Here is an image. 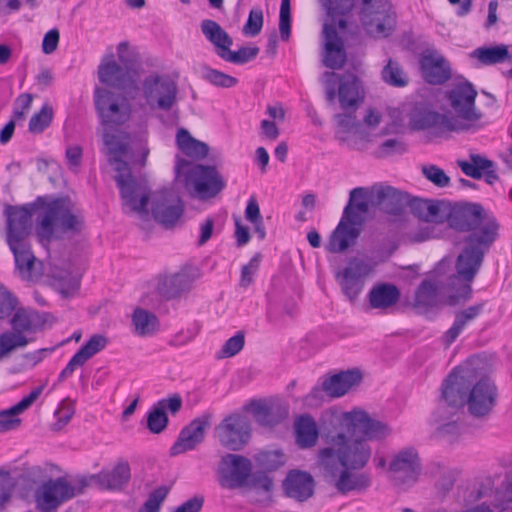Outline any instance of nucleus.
<instances>
[{
	"instance_id": "1",
	"label": "nucleus",
	"mask_w": 512,
	"mask_h": 512,
	"mask_svg": "<svg viewBox=\"0 0 512 512\" xmlns=\"http://www.w3.org/2000/svg\"><path fill=\"white\" fill-rule=\"evenodd\" d=\"M445 222L456 231L469 232L455 264L457 277L466 282L463 296L469 298L470 283L479 272L485 254L497 240L500 226L494 216L485 212L482 205L469 202L451 204L446 201L443 224Z\"/></svg>"
},
{
	"instance_id": "2",
	"label": "nucleus",
	"mask_w": 512,
	"mask_h": 512,
	"mask_svg": "<svg viewBox=\"0 0 512 512\" xmlns=\"http://www.w3.org/2000/svg\"><path fill=\"white\" fill-rule=\"evenodd\" d=\"M481 364L478 356L469 358L456 367L442 384L444 402L451 409L466 406L469 414L476 418L489 415L498 397L494 382L482 376Z\"/></svg>"
},
{
	"instance_id": "3",
	"label": "nucleus",
	"mask_w": 512,
	"mask_h": 512,
	"mask_svg": "<svg viewBox=\"0 0 512 512\" xmlns=\"http://www.w3.org/2000/svg\"><path fill=\"white\" fill-rule=\"evenodd\" d=\"M105 153L117 172L115 181L120 190L123 211L146 216L150 195L146 185L134 178L127 164V161H133L132 153L128 152L127 137L124 134L107 133Z\"/></svg>"
},
{
	"instance_id": "4",
	"label": "nucleus",
	"mask_w": 512,
	"mask_h": 512,
	"mask_svg": "<svg viewBox=\"0 0 512 512\" xmlns=\"http://www.w3.org/2000/svg\"><path fill=\"white\" fill-rule=\"evenodd\" d=\"M327 442L329 446L320 449L317 458L325 474L335 476V468H338L339 464L343 468L360 470L371 457L370 446L358 436L348 437L344 432H339L329 436Z\"/></svg>"
},
{
	"instance_id": "5",
	"label": "nucleus",
	"mask_w": 512,
	"mask_h": 512,
	"mask_svg": "<svg viewBox=\"0 0 512 512\" xmlns=\"http://www.w3.org/2000/svg\"><path fill=\"white\" fill-rule=\"evenodd\" d=\"M83 216L68 198H57L43 206L37 217L36 233L42 244L49 243L55 231L78 233Z\"/></svg>"
},
{
	"instance_id": "6",
	"label": "nucleus",
	"mask_w": 512,
	"mask_h": 512,
	"mask_svg": "<svg viewBox=\"0 0 512 512\" xmlns=\"http://www.w3.org/2000/svg\"><path fill=\"white\" fill-rule=\"evenodd\" d=\"M94 104L102 126H104L103 142L105 135L124 134L128 141V152H131L130 136L120 130H112L114 126L123 125L132 114V105L129 99L119 93L105 88H96L94 91Z\"/></svg>"
},
{
	"instance_id": "7",
	"label": "nucleus",
	"mask_w": 512,
	"mask_h": 512,
	"mask_svg": "<svg viewBox=\"0 0 512 512\" xmlns=\"http://www.w3.org/2000/svg\"><path fill=\"white\" fill-rule=\"evenodd\" d=\"M175 175L176 178L183 175L186 189L200 198L214 197L225 187V182L215 167L190 165L180 156H176Z\"/></svg>"
},
{
	"instance_id": "8",
	"label": "nucleus",
	"mask_w": 512,
	"mask_h": 512,
	"mask_svg": "<svg viewBox=\"0 0 512 512\" xmlns=\"http://www.w3.org/2000/svg\"><path fill=\"white\" fill-rule=\"evenodd\" d=\"M358 16L365 31L373 37H388L395 29L396 15L389 0H362Z\"/></svg>"
},
{
	"instance_id": "9",
	"label": "nucleus",
	"mask_w": 512,
	"mask_h": 512,
	"mask_svg": "<svg viewBox=\"0 0 512 512\" xmlns=\"http://www.w3.org/2000/svg\"><path fill=\"white\" fill-rule=\"evenodd\" d=\"M325 98L329 103L339 100L343 110H355L363 100V89L357 76L351 73L336 74L325 72L324 75Z\"/></svg>"
},
{
	"instance_id": "10",
	"label": "nucleus",
	"mask_w": 512,
	"mask_h": 512,
	"mask_svg": "<svg viewBox=\"0 0 512 512\" xmlns=\"http://www.w3.org/2000/svg\"><path fill=\"white\" fill-rule=\"evenodd\" d=\"M141 91L146 104L152 110L168 112L177 102V85L167 75L147 76L142 82Z\"/></svg>"
},
{
	"instance_id": "11",
	"label": "nucleus",
	"mask_w": 512,
	"mask_h": 512,
	"mask_svg": "<svg viewBox=\"0 0 512 512\" xmlns=\"http://www.w3.org/2000/svg\"><path fill=\"white\" fill-rule=\"evenodd\" d=\"M477 94L474 85L467 80L454 84L446 93L451 108L460 118L458 120L471 125L469 131L478 129L477 122L482 118L475 105Z\"/></svg>"
},
{
	"instance_id": "12",
	"label": "nucleus",
	"mask_w": 512,
	"mask_h": 512,
	"mask_svg": "<svg viewBox=\"0 0 512 512\" xmlns=\"http://www.w3.org/2000/svg\"><path fill=\"white\" fill-rule=\"evenodd\" d=\"M341 426L351 437L367 440H382L391 434V428L384 422L371 418L367 412L353 410L345 412L341 418Z\"/></svg>"
},
{
	"instance_id": "13",
	"label": "nucleus",
	"mask_w": 512,
	"mask_h": 512,
	"mask_svg": "<svg viewBox=\"0 0 512 512\" xmlns=\"http://www.w3.org/2000/svg\"><path fill=\"white\" fill-rule=\"evenodd\" d=\"M251 431L249 419L239 413L228 415L215 428L221 445L232 451H239L248 444Z\"/></svg>"
},
{
	"instance_id": "14",
	"label": "nucleus",
	"mask_w": 512,
	"mask_h": 512,
	"mask_svg": "<svg viewBox=\"0 0 512 512\" xmlns=\"http://www.w3.org/2000/svg\"><path fill=\"white\" fill-rule=\"evenodd\" d=\"M151 212L154 219L165 228L174 227L184 213V204L173 189H162L151 196Z\"/></svg>"
},
{
	"instance_id": "15",
	"label": "nucleus",
	"mask_w": 512,
	"mask_h": 512,
	"mask_svg": "<svg viewBox=\"0 0 512 512\" xmlns=\"http://www.w3.org/2000/svg\"><path fill=\"white\" fill-rule=\"evenodd\" d=\"M82 486L76 491L65 478L50 479L44 482L35 494L37 508L41 512L55 511L62 503L82 492Z\"/></svg>"
},
{
	"instance_id": "16",
	"label": "nucleus",
	"mask_w": 512,
	"mask_h": 512,
	"mask_svg": "<svg viewBox=\"0 0 512 512\" xmlns=\"http://www.w3.org/2000/svg\"><path fill=\"white\" fill-rule=\"evenodd\" d=\"M370 266L362 260H350L335 273V279L343 295L351 302L357 301L364 289L365 279L370 274Z\"/></svg>"
},
{
	"instance_id": "17",
	"label": "nucleus",
	"mask_w": 512,
	"mask_h": 512,
	"mask_svg": "<svg viewBox=\"0 0 512 512\" xmlns=\"http://www.w3.org/2000/svg\"><path fill=\"white\" fill-rule=\"evenodd\" d=\"M389 472L398 485L415 483L421 472V460L414 447L398 451L389 463Z\"/></svg>"
},
{
	"instance_id": "18",
	"label": "nucleus",
	"mask_w": 512,
	"mask_h": 512,
	"mask_svg": "<svg viewBox=\"0 0 512 512\" xmlns=\"http://www.w3.org/2000/svg\"><path fill=\"white\" fill-rule=\"evenodd\" d=\"M252 471L251 461L241 455L227 454L221 460L220 485L228 489L244 487Z\"/></svg>"
},
{
	"instance_id": "19",
	"label": "nucleus",
	"mask_w": 512,
	"mask_h": 512,
	"mask_svg": "<svg viewBox=\"0 0 512 512\" xmlns=\"http://www.w3.org/2000/svg\"><path fill=\"white\" fill-rule=\"evenodd\" d=\"M131 478V469L127 461H118L111 469H102L99 473L82 477L79 484L82 488L94 482L102 490L122 491Z\"/></svg>"
},
{
	"instance_id": "20",
	"label": "nucleus",
	"mask_w": 512,
	"mask_h": 512,
	"mask_svg": "<svg viewBox=\"0 0 512 512\" xmlns=\"http://www.w3.org/2000/svg\"><path fill=\"white\" fill-rule=\"evenodd\" d=\"M6 216L7 244L15 245V243L28 242L32 228V209L25 206H8Z\"/></svg>"
},
{
	"instance_id": "21",
	"label": "nucleus",
	"mask_w": 512,
	"mask_h": 512,
	"mask_svg": "<svg viewBox=\"0 0 512 512\" xmlns=\"http://www.w3.org/2000/svg\"><path fill=\"white\" fill-rule=\"evenodd\" d=\"M210 424V414H203L192 420L180 431L176 442L170 448V455L176 456L195 449L203 442L205 431L210 427Z\"/></svg>"
},
{
	"instance_id": "22",
	"label": "nucleus",
	"mask_w": 512,
	"mask_h": 512,
	"mask_svg": "<svg viewBox=\"0 0 512 512\" xmlns=\"http://www.w3.org/2000/svg\"><path fill=\"white\" fill-rule=\"evenodd\" d=\"M361 380L362 374L358 369L341 371L325 378L321 387H314L307 398H318L321 392H325L332 398H339L358 385Z\"/></svg>"
},
{
	"instance_id": "23",
	"label": "nucleus",
	"mask_w": 512,
	"mask_h": 512,
	"mask_svg": "<svg viewBox=\"0 0 512 512\" xmlns=\"http://www.w3.org/2000/svg\"><path fill=\"white\" fill-rule=\"evenodd\" d=\"M98 78L101 83L124 90L128 94H131L132 90L138 91L136 80L130 76L129 69L117 64L112 54L99 65Z\"/></svg>"
},
{
	"instance_id": "24",
	"label": "nucleus",
	"mask_w": 512,
	"mask_h": 512,
	"mask_svg": "<svg viewBox=\"0 0 512 512\" xmlns=\"http://www.w3.org/2000/svg\"><path fill=\"white\" fill-rule=\"evenodd\" d=\"M409 194L391 186L375 185L368 200L388 214L400 215L409 204Z\"/></svg>"
},
{
	"instance_id": "25",
	"label": "nucleus",
	"mask_w": 512,
	"mask_h": 512,
	"mask_svg": "<svg viewBox=\"0 0 512 512\" xmlns=\"http://www.w3.org/2000/svg\"><path fill=\"white\" fill-rule=\"evenodd\" d=\"M352 207L347 205L343 211L342 218L335 230L332 232L326 249L331 253H340L352 246L359 236V230L355 226L356 221L352 219Z\"/></svg>"
},
{
	"instance_id": "26",
	"label": "nucleus",
	"mask_w": 512,
	"mask_h": 512,
	"mask_svg": "<svg viewBox=\"0 0 512 512\" xmlns=\"http://www.w3.org/2000/svg\"><path fill=\"white\" fill-rule=\"evenodd\" d=\"M182 398L179 394H173L167 398L160 399L152 406L147 415V427L154 434L161 433L168 425L169 419L166 412L172 415L178 413L182 408Z\"/></svg>"
},
{
	"instance_id": "27",
	"label": "nucleus",
	"mask_w": 512,
	"mask_h": 512,
	"mask_svg": "<svg viewBox=\"0 0 512 512\" xmlns=\"http://www.w3.org/2000/svg\"><path fill=\"white\" fill-rule=\"evenodd\" d=\"M412 125L415 129L425 130L433 127L448 131H469L471 125L460 122L454 117L439 114L434 111L424 110L416 113L412 117Z\"/></svg>"
},
{
	"instance_id": "28",
	"label": "nucleus",
	"mask_w": 512,
	"mask_h": 512,
	"mask_svg": "<svg viewBox=\"0 0 512 512\" xmlns=\"http://www.w3.org/2000/svg\"><path fill=\"white\" fill-rule=\"evenodd\" d=\"M448 406L441 396L440 404L435 413V421L437 424L435 437L447 442H454L461 434V425L459 424L458 409H452L448 412Z\"/></svg>"
},
{
	"instance_id": "29",
	"label": "nucleus",
	"mask_w": 512,
	"mask_h": 512,
	"mask_svg": "<svg viewBox=\"0 0 512 512\" xmlns=\"http://www.w3.org/2000/svg\"><path fill=\"white\" fill-rule=\"evenodd\" d=\"M15 259V265L24 280H35L42 275L41 262H37L29 242L9 245Z\"/></svg>"
},
{
	"instance_id": "30",
	"label": "nucleus",
	"mask_w": 512,
	"mask_h": 512,
	"mask_svg": "<svg viewBox=\"0 0 512 512\" xmlns=\"http://www.w3.org/2000/svg\"><path fill=\"white\" fill-rule=\"evenodd\" d=\"M420 67L424 79L430 84H443L451 76L448 62L434 51H427L421 56Z\"/></svg>"
},
{
	"instance_id": "31",
	"label": "nucleus",
	"mask_w": 512,
	"mask_h": 512,
	"mask_svg": "<svg viewBox=\"0 0 512 512\" xmlns=\"http://www.w3.org/2000/svg\"><path fill=\"white\" fill-rule=\"evenodd\" d=\"M323 34L325 37L323 64L331 69L342 68L346 62V53L336 27L334 25L325 24Z\"/></svg>"
},
{
	"instance_id": "32",
	"label": "nucleus",
	"mask_w": 512,
	"mask_h": 512,
	"mask_svg": "<svg viewBox=\"0 0 512 512\" xmlns=\"http://www.w3.org/2000/svg\"><path fill=\"white\" fill-rule=\"evenodd\" d=\"M285 494L297 501L303 502L309 499L314 492L313 477L303 471H290L283 481Z\"/></svg>"
},
{
	"instance_id": "33",
	"label": "nucleus",
	"mask_w": 512,
	"mask_h": 512,
	"mask_svg": "<svg viewBox=\"0 0 512 512\" xmlns=\"http://www.w3.org/2000/svg\"><path fill=\"white\" fill-rule=\"evenodd\" d=\"M446 201L422 199L409 196L411 213L418 219L435 224H443V213H445Z\"/></svg>"
},
{
	"instance_id": "34",
	"label": "nucleus",
	"mask_w": 512,
	"mask_h": 512,
	"mask_svg": "<svg viewBox=\"0 0 512 512\" xmlns=\"http://www.w3.org/2000/svg\"><path fill=\"white\" fill-rule=\"evenodd\" d=\"M338 468H335V476L326 474L337 491L341 494H347L352 491H363L371 485V478L367 473H353L352 469L343 468L337 474Z\"/></svg>"
},
{
	"instance_id": "35",
	"label": "nucleus",
	"mask_w": 512,
	"mask_h": 512,
	"mask_svg": "<svg viewBox=\"0 0 512 512\" xmlns=\"http://www.w3.org/2000/svg\"><path fill=\"white\" fill-rule=\"evenodd\" d=\"M43 386L36 387L16 405L0 412V434L13 430L20 425L18 414L27 410L41 395Z\"/></svg>"
},
{
	"instance_id": "36",
	"label": "nucleus",
	"mask_w": 512,
	"mask_h": 512,
	"mask_svg": "<svg viewBox=\"0 0 512 512\" xmlns=\"http://www.w3.org/2000/svg\"><path fill=\"white\" fill-rule=\"evenodd\" d=\"M251 412L256 421L263 426H275L288 414V410L280 403L252 402Z\"/></svg>"
},
{
	"instance_id": "37",
	"label": "nucleus",
	"mask_w": 512,
	"mask_h": 512,
	"mask_svg": "<svg viewBox=\"0 0 512 512\" xmlns=\"http://www.w3.org/2000/svg\"><path fill=\"white\" fill-rule=\"evenodd\" d=\"M400 290L390 283H381L373 286L368 293L369 304L374 309L386 310L398 303Z\"/></svg>"
},
{
	"instance_id": "38",
	"label": "nucleus",
	"mask_w": 512,
	"mask_h": 512,
	"mask_svg": "<svg viewBox=\"0 0 512 512\" xmlns=\"http://www.w3.org/2000/svg\"><path fill=\"white\" fill-rule=\"evenodd\" d=\"M192 282L190 275L181 271L165 276L158 283L157 289L164 298L173 299L179 297L182 293L188 292L192 287Z\"/></svg>"
},
{
	"instance_id": "39",
	"label": "nucleus",
	"mask_w": 512,
	"mask_h": 512,
	"mask_svg": "<svg viewBox=\"0 0 512 512\" xmlns=\"http://www.w3.org/2000/svg\"><path fill=\"white\" fill-rule=\"evenodd\" d=\"M201 31L205 38L214 46L216 54L221 57L233 44V39L214 20L205 19L201 22Z\"/></svg>"
},
{
	"instance_id": "40",
	"label": "nucleus",
	"mask_w": 512,
	"mask_h": 512,
	"mask_svg": "<svg viewBox=\"0 0 512 512\" xmlns=\"http://www.w3.org/2000/svg\"><path fill=\"white\" fill-rule=\"evenodd\" d=\"M176 145L185 156L194 160L205 158L209 152L208 145L192 137L185 128H179L177 130Z\"/></svg>"
},
{
	"instance_id": "41",
	"label": "nucleus",
	"mask_w": 512,
	"mask_h": 512,
	"mask_svg": "<svg viewBox=\"0 0 512 512\" xmlns=\"http://www.w3.org/2000/svg\"><path fill=\"white\" fill-rule=\"evenodd\" d=\"M484 304L472 305L456 314L453 325L444 334V343L450 346L461 334L467 324L476 319L483 311Z\"/></svg>"
},
{
	"instance_id": "42",
	"label": "nucleus",
	"mask_w": 512,
	"mask_h": 512,
	"mask_svg": "<svg viewBox=\"0 0 512 512\" xmlns=\"http://www.w3.org/2000/svg\"><path fill=\"white\" fill-rule=\"evenodd\" d=\"M296 442L301 448L314 446L318 439V428L310 415H302L295 421Z\"/></svg>"
},
{
	"instance_id": "43",
	"label": "nucleus",
	"mask_w": 512,
	"mask_h": 512,
	"mask_svg": "<svg viewBox=\"0 0 512 512\" xmlns=\"http://www.w3.org/2000/svg\"><path fill=\"white\" fill-rule=\"evenodd\" d=\"M442 289L443 282L439 279L423 280L415 294V305L425 308L436 306Z\"/></svg>"
},
{
	"instance_id": "44",
	"label": "nucleus",
	"mask_w": 512,
	"mask_h": 512,
	"mask_svg": "<svg viewBox=\"0 0 512 512\" xmlns=\"http://www.w3.org/2000/svg\"><path fill=\"white\" fill-rule=\"evenodd\" d=\"M471 57L477 59L482 65L502 63L509 58V51L505 45L492 47H479L472 51Z\"/></svg>"
},
{
	"instance_id": "45",
	"label": "nucleus",
	"mask_w": 512,
	"mask_h": 512,
	"mask_svg": "<svg viewBox=\"0 0 512 512\" xmlns=\"http://www.w3.org/2000/svg\"><path fill=\"white\" fill-rule=\"evenodd\" d=\"M132 323L135 327V333L139 336L152 335L159 325L156 315L142 308L134 310Z\"/></svg>"
},
{
	"instance_id": "46",
	"label": "nucleus",
	"mask_w": 512,
	"mask_h": 512,
	"mask_svg": "<svg viewBox=\"0 0 512 512\" xmlns=\"http://www.w3.org/2000/svg\"><path fill=\"white\" fill-rule=\"evenodd\" d=\"M458 166L466 176L480 179L486 170L494 167V163L481 155L472 154L470 161H458Z\"/></svg>"
},
{
	"instance_id": "47",
	"label": "nucleus",
	"mask_w": 512,
	"mask_h": 512,
	"mask_svg": "<svg viewBox=\"0 0 512 512\" xmlns=\"http://www.w3.org/2000/svg\"><path fill=\"white\" fill-rule=\"evenodd\" d=\"M29 340L21 333L5 331L0 334V361L8 358L10 354L18 348H24Z\"/></svg>"
},
{
	"instance_id": "48",
	"label": "nucleus",
	"mask_w": 512,
	"mask_h": 512,
	"mask_svg": "<svg viewBox=\"0 0 512 512\" xmlns=\"http://www.w3.org/2000/svg\"><path fill=\"white\" fill-rule=\"evenodd\" d=\"M382 80L393 87H405L408 82V76L400 66V64L389 59L381 72Z\"/></svg>"
},
{
	"instance_id": "49",
	"label": "nucleus",
	"mask_w": 512,
	"mask_h": 512,
	"mask_svg": "<svg viewBox=\"0 0 512 512\" xmlns=\"http://www.w3.org/2000/svg\"><path fill=\"white\" fill-rule=\"evenodd\" d=\"M54 116L53 108L50 104L46 103L42 106L39 112L35 113L29 121V132L33 134H40L52 123Z\"/></svg>"
},
{
	"instance_id": "50",
	"label": "nucleus",
	"mask_w": 512,
	"mask_h": 512,
	"mask_svg": "<svg viewBox=\"0 0 512 512\" xmlns=\"http://www.w3.org/2000/svg\"><path fill=\"white\" fill-rule=\"evenodd\" d=\"M245 218L251 224H253L254 232L257 234L259 240H263L266 237V229L263 222V217L260 213V208L257 200L251 197L248 200L245 209Z\"/></svg>"
},
{
	"instance_id": "51",
	"label": "nucleus",
	"mask_w": 512,
	"mask_h": 512,
	"mask_svg": "<svg viewBox=\"0 0 512 512\" xmlns=\"http://www.w3.org/2000/svg\"><path fill=\"white\" fill-rule=\"evenodd\" d=\"M35 318L36 315L24 309H18L11 319V326L13 333H21L24 335L26 332L35 331Z\"/></svg>"
},
{
	"instance_id": "52",
	"label": "nucleus",
	"mask_w": 512,
	"mask_h": 512,
	"mask_svg": "<svg viewBox=\"0 0 512 512\" xmlns=\"http://www.w3.org/2000/svg\"><path fill=\"white\" fill-rule=\"evenodd\" d=\"M258 53V47H241L238 51L227 48L220 58L229 63L242 65L255 59Z\"/></svg>"
},
{
	"instance_id": "53",
	"label": "nucleus",
	"mask_w": 512,
	"mask_h": 512,
	"mask_svg": "<svg viewBox=\"0 0 512 512\" xmlns=\"http://www.w3.org/2000/svg\"><path fill=\"white\" fill-rule=\"evenodd\" d=\"M327 15L336 20L339 16L350 14L355 6V0H320Z\"/></svg>"
},
{
	"instance_id": "54",
	"label": "nucleus",
	"mask_w": 512,
	"mask_h": 512,
	"mask_svg": "<svg viewBox=\"0 0 512 512\" xmlns=\"http://www.w3.org/2000/svg\"><path fill=\"white\" fill-rule=\"evenodd\" d=\"M107 343L108 340L105 336L95 334L76 352V354L86 363L91 357L103 350Z\"/></svg>"
},
{
	"instance_id": "55",
	"label": "nucleus",
	"mask_w": 512,
	"mask_h": 512,
	"mask_svg": "<svg viewBox=\"0 0 512 512\" xmlns=\"http://www.w3.org/2000/svg\"><path fill=\"white\" fill-rule=\"evenodd\" d=\"M168 492L169 489L165 486L157 487L148 495L147 500L137 512H160L161 506L166 499Z\"/></svg>"
},
{
	"instance_id": "56",
	"label": "nucleus",
	"mask_w": 512,
	"mask_h": 512,
	"mask_svg": "<svg viewBox=\"0 0 512 512\" xmlns=\"http://www.w3.org/2000/svg\"><path fill=\"white\" fill-rule=\"evenodd\" d=\"M203 78L210 84L221 88H231L238 83L237 78L212 68L204 69Z\"/></svg>"
},
{
	"instance_id": "57",
	"label": "nucleus",
	"mask_w": 512,
	"mask_h": 512,
	"mask_svg": "<svg viewBox=\"0 0 512 512\" xmlns=\"http://www.w3.org/2000/svg\"><path fill=\"white\" fill-rule=\"evenodd\" d=\"M53 286L63 297H70L78 291L80 287V280L70 274L57 277L55 276L53 279Z\"/></svg>"
},
{
	"instance_id": "58",
	"label": "nucleus",
	"mask_w": 512,
	"mask_h": 512,
	"mask_svg": "<svg viewBox=\"0 0 512 512\" xmlns=\"http://www.w3.org/2000/svg\"><path fill=\"white\" fill-rule=\"evenodd\" d=\"M421 170L424 177L437 187L444 188L450 184V177L436 165H423Z\"/></svg>"
},
{
	"instance_id": "59",
	"label": "nucleus",
	"mask_w": 512,
	"mask_h": 512,
	"mask_svg": "<svg viewBox=\"0 0 512 512\" xmlns=\"http://www.w3.org/2000/svg\"><path fill=\"white\" fill-rule=\"evenodd\" d=\"M406 144L397 138H391L381 143L376 151V156L386 158L395 154H403L406 152Z\"/></svg>"
},
{
	"instance_id": "60",
	"label": "nucleus",
	"mask_w": 512,
	"mask_h": 512,
	"mask_svg": "<svg viewBox=\"0 0 512 512\" xmlns=\"http://www.w3.org/2000/svg\"><path fill=\"white\" fill-rule=\"evenodd\" d=\"M366 192L364 188L357 187L351 190L350 192V201L348 205H351L352 211V219H356V212L366 213L369 208L368 201L365 200Z\"/></svg>"
},
{
	"instance_id": "61",
	"label": "nucleus",
	"mask_w": 512,
	"mask_h": 512,
	"mask_svg": "<svg viewBox=\"0 0 512 512\" xmlns=\"http://www.w3.org/2000/svg\"><path fill=\"white\" fill-rule=\"evenodd\" d=\"M261 262V254H255L248 264L244 265L241 269L240 286L248 287L254 280V277L259 269Z\"/></svg>"
},
{
	"instance_id": "62",
	"label": "nucleus",
	"mask_w": 512,
	"mask_h": 512,
	"mask_svg": "<svg viewBox=\"0 0 512 512\" xmlns=\"http://www.w3.org/2000/svg\"><path fill=\"white\" fill-rule=\"evenodd\" d=\"M494 507L500 511L512 509V481L496 491Z\"/></svg>"
},
{
	"instance_id": "63",
	"label": "nucleus",
	"mask_w": 512,
	"mask_h": 512,
	"mask_svg": "<svg viewBox=\"0 0 512 512\" xmlns=\"http://www.w3.org/2000/svg\"><path fill=\"white\" fill-rule=\"evenodd\" d=\"M244 335L240 332L229 338L220 351L219 358L233 357L239 353L244 347Z\"/></svg>"
},
{
	"instance_id": "64",
	"label": "nucleus",
	"mask_w": 512,
	"mask_h": 512,
	"mask_svg": "<svg viewBox=\"0 0 512 512\" xmlns=\"http://www.w3.org/2000/svg\"><path fill=\"white\" fill-rule=\"evenodd\" d=\"M263 26V12L261 9H252L249 13L248 20L243 27L246 35L256 36L260 33Z\"/></svg>"
}]
</instances>
